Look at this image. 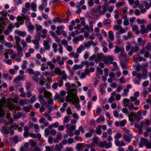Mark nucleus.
I'll use <instances>...</instances> for the list:
<instances>
[{
  "instance_id": "obj_57",
  "label": "nucleus",
  "mask_w": 151,
  "mask_h": 151,
  "mask_svg": "<svg viewBox=\"0 0 151 151\" xmlns=\"http://www.w3.org/2000/svg\"><path fill=\"white\" fill-rule=\"evenodd\" d=\"M4 45L9 48H11L13 46V45L10 42H6L4 44Z\"/></svg>"
},
{
  "instance_id": "obj_27",
  "label": "nucleus",
  "mask_w": 151,
  "mask_h": 151,
  "mask_svg": "<svg viewBox=\"0 0 151 151\" xmlns=\"http://www.w3.org/2000/svg\"><path fill=\"white\" fill-rule=\"evenodd\" d=\"M102 7L103 8V11H101L99 10V9L101 8V7L100 6H98L97 8L98 10H99V13L101 14H104L107 10L105 6H103Z\"/></svg>"
},
{
  "instance_id": "obj_23",
  "label": "nucleus",
  "mask_w": 151,
  "mask_h": 151,
  "mask_svg": "<svg viewBox=\"0 0 151 151\" xmlns=\"http://www.w3.org/2000/svg\"><path fill=\"white\" fill-rule=\"evenodd\" d=\"M122 18L124 19L123 22L124 25L125 26H128L129 24L127 16L125 15L122 17Z\"/></svg>"
},
{
  "instance_id": "obj_6",
  "label": "nucleus",
  "mask_w": 151,
  "mask_h": 151,
  "mask_svg": "<svg viewBox=\"0 0 151 151\" xmlns=\"http://www.w3.org/2000/svg\"><path fill=\"white\" fill-rule=\"evenodd\" d=\"M98 146L100 147H104L106 149L111 148L112 146V143L111 142H109L107 143V142L104 140L103 141L100 142Z\"/></svg>"
},
{
  "instance_id": "obj_5",
  "label": "nucleus",
  "mask_w": 151,
  "mask_h": 151,
  "mask_svg": "<svg viewBox=\"0 0 151 151\" xmlns=\"http://www.w3.org/2000/svg\"><path fill=\"white\" fill-rule=\"evenodd\" d=\"M55 72L56 74L61 76L63 80H65L67 78V75L65 73V71H61L60 69L58 67L55 68Z\"/></svg>"
},
{
  "instance_id": "obj_47",
  "label": "nucleus",
  "mask_w": 151,
  "mask_h": 151,
  "mask_svg": "<svg viewBox=\"0 0 151 151\" xmlns=\"http://www.w3.org/2000/svg\"><path fill=\"white\" fill-rule=\"evenodd\" d=\"M129 91V89L128 88H125L123 90L122 95L124 96H126L128 95V93Z\"/></svg>"
},
{
  "instance_id": "obj_18",
  "label": "nucleus",
  "mask_w": 151,
  "mask_h": 151,
  "mask_svg": "<svg viewBox=\"0 0 151 151\" xmlns=\"http://www.w3.org/2000/svg\"><path fill=\"white\" fill-rule=\"evenodd\" d=\"M72 103L75 105V106L77 107L78 105H77L79 104V99L76 95V97L73 99Z\"/></svg>"
},
{
  "instance_id": "obj_37",
  "label": "nucleus",
  "mask_w": 151,
  "mask_h": 151,
  "mask_svg": "<svg viewBox=\"0 0 151 151\" xmlns=\"http://www.w3.org/2000/svg\"><path fill=\"white\" fill-rule=\"evenodd\" d=\"M35 26L36 28V32L37 33H38L39 31H40L42 29V27L41 25L37 24H35Z\"/></svg>"
},
{
  "instance_id": "obj_58",
  "label": "nucleus",
  "mask_w": 151,
  "mask_h": 151,
  "mask_svg": "<svg viewBox=\"0 0 151 151\" xmlns=\"http://www.w3.org/2000/svg\"><path fill=\"white\" fill-rule=\"evenodd\" d=\"M115 49L114 50V52L115 53L118 54L121 51L120 48L117 45L115 47Z\"/></svg>"
},
{
  "instance_id": "obj_50",
  "label": "nucleus",
  "mask_w": 151,
  "mask_h": 151,
  "mask_svg": "<svg viewBox=\"0 0 151 151\" xmlns=\"http://www.w3.org/2000/svg\"><path fill=\"white\" fill-rule=\"evenodd\" d=\"M122 111L126 115L128 116L129 114V112L128 111V109L126 108H123L122 109Z\"/></svg>"
},
{
  "instance_id": "obj_21",
  "label": "nucleus",
  "mask_w": 151,
  "mask_h": 151,
  "mask_svg": "<svg viewBox=\"0 0 151 151\" xmlns=\"http://www.w3.org/2000/svg\"><path fill=\"white\" fill-rule=\"evenodd\" d=\"M108 37L109 38V39L108 40L109 42H111L114 40V36L113 32L112 31H109L108 32Z\"/></svg>"
},
{
  "instance_id": "obj_11",
  "label": "nucleus",
  "mask_w": 151,
  "mask_h": 151,
  "mask_svg": "<svg viewBox=\"0 0 151 151\" xmlns=\"http://www.w3.org/2000/svg\"><path fill=\"white\" fill-rule=\"evenodd\" d=\"M97 58L95 60L96 63H97L98 61H100L102 59L104 61L105 56H104L102 53H98L96 54Z\"/></svg>"
},
{
  "instance_id": "obj_46",
  "label": "nucleus",
  "mask_w": 151,
  "mask_h": 151,
  "mask_svg": "<svg viewBox=\"0 0 151 151\" xmlns=\"http://www.w3.org/2000/svg\"><path fill=\"white\" fill-rule=\"evenodd\" d=\"M76 148L78 150L81 151L83 149V147L82 146V144L81 143H78L76 145Z\"/></svg>"
},
{
  "instance_id": "obj_25",
  "label": "nucleus",
  "mask_w": 151,
  "mask_h": 151,
  "mask_svg": "<svg viewBox=\"0 0 151 151\" xmlns=\"http://www.w3.org/2000/svg\"><path fill=\"white\" fill-rule=\"evenodd\" d=\"M38 98L39 99V101L40 104H42V106L46 104V102H45V99L41 94L39 95Z\"/></svg>"
},
{
  "instance_id": "obj_26",
  "label": "nucleus",
  "mask_w": 151,
  "mask_h": 151,
  "mask_svg": "<svg viewBox=\"0 0 151 151\" xmlns=\"http://www.w3.org/2000/svg\"><path fill=\"white\" fill-rule=\"evenodd\" d=\"M83 67V65L82 64H79V65H77V64H75L74 65L72 69L73 70H78L79 69H82Z\"/></svg>"
},
{
  "instance_id": "obj_64",
  "label": "nucleus",
  "mask_w": 151,
  "mask_h": 151,
  "mask_svg": "<svg viewBox=\"0 0 151 151\" xmlns=\"http://www.w3.org/2000/svg\"><path fill=\"white\" fill-rule=\"evenodd\" d=\"M30 106H24L23 108V109L26 112H28L29 111V110L30 109Z\"/></svg>"
},
{
  "instance_id": "obj_62",
  "label": "nucleus",
  "mask_w": 151,
  "mask_h": 151,
  "mask_svg": "<svg viewBox=\"0 0 151 151\" xmlns=\"http://www.w3.org/2000/svg\"><path fill=\"white\" fill-rule=\"evenodd\" d=\"M123 86L120 85L117 87V88L116 89V91L118 93H119L120 92V91L123 89Z\"/></svg>"
},
{
  "instance_id": "obj_24",
  "label": "nucleus",
  "mask_w": 151,
  "mask_h": 151,
  "mask_svg": "<svg viewBox=\"0 0 151 151\" xmlns=\"http://www.w3.org/2000/svg\"><path fill=\"white\" fill-rule=\"evenodd\" d=\"M15 33L21 36L24 37L26 35V32L25 31H22L18 30L15 31Z\"/></svg>"
},
{
  "instance_id": "obj_51",
  "label": "nucleus",
  "mask_w": 151,
  "mask_h": 151,
  "mask_svg": "<svg viewBox=\"0 0 151 151\" xmlns=\"http://www.w3.org/2000/svg\"><path fill=\"white\" fill-rule=\"evenodd\" d=\"M142 111H137V118H138V120L139 121L140 120L142 119V117L141 116L142 115Z\"/></svg>"
},
{
  "instance_id": "obj_20",
  "label": "nucleus",
  "mask_w": 151,
  "mask_h": 151,
  "mask_svg": "<svg viewBox=\"0 0 151 151\" xmlns=\"http://www.w3.org/2000/svg\"><path fill=\"white\" fill-rule=\"evenodd\" d=\"M23 116L24 117L25 116L24 114H22L20 112H18L14 115L13 116V118L15 120H17L18 119Z\"/></svg>"
},
{
  "instance_id": "obj_53",
  "label": "nucleus",
  "mask_w": 151,
  "mask_h": 151,
  "mask_svg": "<svg viewBox=\"0 0 151 151\" xmlns=\"http://www.w3.org/2000/svg\"><path fill=\"white\" fill-rule=\"evenodd\" d=\"M48 23L49 24H51L52 23V21L50 19H48L47 20V22H44L43 24L46 27H48L49 26V25L48 24Z\"/></svg>"
},
{
  "instance_id": "obj_29",
  "label": "nucleus",
  "mask_w": 151,
  "mask_h": 151,
  "mask_svg": "<svg viewBox=\"0 0 151 151\" xmlns=\"http://www.w3.org/2000/svg\"><path fill=\"white\" fill-rule=\"evenodd\" d=\"M126 54L124 52H121L119 56V58L120 60V61H121L123 60L122 58H124V59L126 60V58L127 57Z\"/></svg>"
},
{
  "instance_id": "obj_17",
  "label": "nucleus",
  "mask_w": 151,
  "mask_h": 151,
  "mask_svg": "<svg viewBox=\"0 0 151 151\" xmlns=\"http://www.w3.org/2000/svg\"><path fill=\"white\" fill-rule=\"evenodd\" d=\"M114 143L116 146L118 147H121L124 146L125 144L123 141H120L119 140H115Z\"/></svg>"
},
{
  "instance_id": "obj_32",
  "label": "nucleus",
  "mask_w": 151,
  "mask_h": 151,
  "mask_svg": "<svg viewBox=\"0 0 151 151\" xmlns=\"http://www.w3.org/2000/svg\"><path fill=\"white\" fill-rule=\"evenodd\" d=\"M101 125L97 126L96 128V133L98 135H100L102 133L101 130Z\"/></svg>"
},
{
  "instance_id": "obj_42",
  "label": "nucleus",
  "mask_w": 151,
  "mask_h": 151,
  "mask_svg": "<svg viewBox=\"0 0 151 151\" xmlns=\"http://www.w3.org/2000/svg\"><path fill=\"white\" fill-rule=\"evenodd\" d=\"M122 136V135L121 133L117 132V134L114 136V138L115 140H118L121 138Z\"/></svg>"
},
{
  "instance_id": "obj_52",
  "label": "nucleus",
  "mask_w": 151,
  "mask_h": 151,
  "mask_svg": "<svg viewBox=\"0 0 151 151\" xmlns=\"http://www.w3.org/2000/svg\"><path fill=\"white\" fill-rule=\"evenodd\" d=\"M100 87L99 91L101 94H104L105 92V91L103 85L102 84H100Z\"/></svg>"
},
{
  "instance_id": "obj_31",
  "label": "nucleus",
  "mask_w": 151,
  "mask_h": 151,
  "mask_svg": "<svg viewBox=\"0 0 151 151\" xmlns=\"http://www.w3.org/2000/svg\"><path fill=\"white\" fill-rule=\"evenodd\" d=\"M69 55L70 57H73L74 58H78L79 56V54L77 52L75 53L74 52H70Z\"/></svg>"
},
{
  "instance_id": "obj_36",
  "label": "nucleus",
  "mask_w": 151,
  "mask_h": 151,
  "mask_svg": "<svg viewBox=\"0 0 151 151\" xmlns=\"http://www.w3.org/2000/svg\"><path fill=\"white\" fill-rule=\"evenodd\" d=\"M37 5L36 4L34 3H32L31 4V9L33 12H36L37 11Z\"/></svg>"
},
{
  "instance_id": "obj_45",
  "label": "nucleus",
  "mask_w": 151,
  "mask_h": 151,
  "mask_svg": "<svg viewBox=\"0 0 151 151\" xmlns=\"http://www.w3.org/2000/svg\"><path fill=\"white\" fill-rule=\"evenodd\" d=\"M23 19H24L27 22V24H28L31 23L30 21V18L28 15H26L25 16H23Z\"/></svg>"
},
{
  "instance_id": "obj_38",
  "label": "nucleus",
  "mask_w": 151,
  "mask_h": 151,
  "mask_svg": "<svg viewBox=\"0 0 151 151\" xmlns=\"http://www.w3.org/2000/svg\"><path fill=\"white\" fill-rule=\"evenodd\" d=\"M24 76H19L16 77L14 80V82L15 83L17 82L18 81L23 80Z\"/></svg>"
},
{
  "instance_id": "obj_60",
  "label": "nucleus",
  "mask_w": 151,
  "mask_h": 151,
  "mask_svg": "<svg viewBox=\"0 0 151 151\" xmlns=\"http://www.w3.org/2000/svg\"><path fill=\"white\" fill-rule=\"evenodd\" d=\"M128 116H129L134 117L135 119H136L137 120H138V118H137V116H136V114L135 113L132 112L130 114H129Z\"/></svg>"
},
{
  "instance_id": "obj_48",
  "label": "nucleus",
  "mask_w": 151,
  "mask_h": 151,
  "mask_svg": "<svg viewBox=\"0 0 151 151\" xmlns=\"http://www.w3.org/2000/svg\"><path fill=\"white\" fill-rule=\"evenodd\" d=\"M116 37L117 39L116 42L119 43L121 42V36L119 33H116Z\"/></svg>"
},
{
  "instance_id": "obj_8",
  "label": "nucleus",
  "mask_w": 151,
  "mask_h": 151,
  "mask_svg": "<svg viewBox=\"0 0 151 151\" xmlns=\"http://www.w3.org/2000/svg\"><path fill=\"white\" fill-rule=\"evenodd\" d=\"M48 0H41V4L39 5L38 9L40 11H43L47 5Z\"/></svg>"
},
{
  "instance_id": "obj_55",
  "label": "nucleus",
  "mask_w": 151,
  "mask_h": 151,
  "mask_svg": "<svg viewBox=\"0 0 151 151\" xmlns=\"http://www.w3.org/2000/svg\"><path fill=\"white\" fill-rule=\"evenodd\" d=\"M34 127L35 129V131L37 133L39 131V127L38 125L37 124H35L34 125Z\"/></svg>"
},
{
  "instance_id": "obj_7",
  "label": "nucleus",
  "mask_w": 151,
  "mask_h": 151,
  "mask_svg": "<svg viewBox=\"0 0 151 151\" xmlns=\"http://www.w3.org/2000/svg\"><path fill=\"white\" fill-rule=\"evenodd\" d=\"M123 102L124 106L127 107L130 111L132 110L134 107V104L130 102L129 99L124 98L123 99Z\"/></svg>"
},
{
  "instance_id": "obj_16",
  "label": "nucleus",
  "mask_w": 151,
  "mask_h": 151,
  "mask_svg": "<svg viewBox=\"0 0 151 151\" xmlns=\"http://www.w3.org/2000/svg\"><path fill=\"white\" fill-rule=\"evenodd\" d=\"M64 28V27L63 26H58L57 27V30L55 31V33L58 35H60L61 34V31H62Z\"/></svg>"
},
{
  "instance_id": "obj_10",
  "label": "nucleus",
  "mask_w": 151,
  "mask_h": 151,
  "mask_svg": "<svg viewBox=\"0 0 151 151\" xmlns=\"http://www.w3.org/2000/svg\"><path fill=\"white\" fill-rule=\"evenodd\" d=\"M50 39L47 38L46 40L43 41V45L45 50H49L50 49V46L49 44V42L50 41Z\"/></svg>"
},
{
  "instance_id": "obj_41",
  "label": "nucleus",
  "mask_w": 151,
  "mask_h": 151,
  "mask_svg": "<svg viewBox=\"0 0 151 151\" xmlns=\"http://www.w3.org/2000/svg\"><path fill=\"white\" fill-rule=\"evenodd\" d=\"M132 30L133 32H135L137 34H139V33L138 30V27L137 25H134L132 27Z\"/></svg>"
},
{
  "instance_id": "obj_30",
  "label": "nucleus",
  "mask_w": 151,
  "mask_h": 151,
  "mask_svg": "<svg viewBox=\"0 0 151 151\" xmlns=\"http://www.w3.org/2000/svg\"><path fill=\"white\" fill-rule=\"evenodd\" d=\"M44 97L48 99L52 97V95L51 93L49 91H46L44 93Z\"/></svg>"
},
{
  "instance_id": "obj_1",
  "label": "nucleus",
  "mask_w": 151,
  "mask_h": 151,
  "mask_svg": "<svg viewBox=\"0 0 151 151\" xmlns=\"http://www.w3.org/2000/svg\"><path fill=\"white\" fill-rule=\"evenodd\" d=\"M12 101L13 100L10 99H8L6 101L4 98H2L1 99L0 102V116H2L5 114L4 110L2 109L1 107L2 106H8L10 110H14L12 112L14 113L15 112L16 110H21V108L19 105L15 106L14 104H13L12 103Z\"/></svg>"
},
{
  "instance_id": "obj_2",
  "label": "nucleus",
  "mask_w": 151,
  "mask_h": 151,
  "mask_svg": "<svg viewBox=\"0 0 151 151\" xmlns=\"http://www.w3.org/2000/svg\"><path fill=\"white\" fill-rule=\"evenodd\" d=\"M77 93L75 89H70L69 91V94L68 95L66 98V101L68 102H71L73 99L76 97Z\"/></svg>"
},
{
  "instance_id": "obj_61",
  "label": "nucleus",
  "mask_w": 151,
  "mask_h": 151,
  "mask_svg": "<svg viewBox=\"0 0 151 151\" xmlns=\"http://www.w3.org/2000/svg\"><path fill=\"white\" fill-rule=\"evenodd\" d=\"M37 99L36 96L35 95L33 96L29 100L30 102L32 103L35 101Z\"/></svg>"
},
{
  "instance_id": "obj_15",
  "label": "nucleus",
  "mask_w": 151,
  "mask_h": 151,
  "mask_svg": "<svg viewBox=\"0 0 151 151\" xmlns=\"http://www.w3.org/2000/svg\"><path fill=\"white\" fill-rule=\"evenodd\" d=\"M63 85V82L62 81L58 82H55L53 84L52 87L54 89H56L58 86L61 87Z\"/></svg>"
},
{
  "instance_id": "obj_28",
  "label": "nucleus",
  "mask_w": 151,
  "mask_h": 151,
  "mask_svg": "<svg viewBox=\"0 0 151 151\" xmlns=\"http://www.w3.org/2000/svg\"><path fill=\"white\" fill-rule=\"evenodd\" d=\"M27 28L30 32L31 33H32L34 29V26L31 24V23H30V24H27Z\"/></svg>"
},
{
  "instance_id": "obj_49",
  "label": "nucleus",
  "mask_w": 151,
  "mask_h": 151,
  "mask_svg": "<svg viewBox=\"0 0 151 151\" xmlns=\"http://www.w3.org/2000/svg\"><path fill=\"white\" fill-rule=\"evenodd\" d=\"M105 120L104 117L103 116H101L96 119V121L97 122L99 123L101 122H104Z\"/></svg>"
},
{
  "instance_id": "obj_14",
  "label": "nucleus",
  "mask_w": 151,
  "mask_h": 151,
  "mask_svg": "<svg viewBox=\"0 0 151 151\" xmlns=\"http://www.w3.org/2000/svg\"><path fill=\"white\" fill-rule=\"evenodd\" d=\"M84 44L86 48L89 47L92 45H93L94 46L96 45V43L92 40H90L88 42H85Z\"/></svg>"
},
{
  "instance_id": "obj_4",
  "label": "nucleus",
  "mask_w": 151,
  "mask_h": 151,
  "mask_svg": "<svg viewBox=\"0 0 151 151\" xmlns=\"http://www.w3.org/2000/svg\"><path fill=\"white\" fill-rule=\"evenodd\" d=\"M141 29L140 32L142 34L147 33L150 31H151V24L149 23L146 24V26L145 27V24H142L140 26Z\"/></svg>"
},
{
  "instance_id": "obj_19",
  "label": "nucleus",
  "mask_w": 151,
  "mask_h": 151,
  "mask_svg": "<svg viewBox=\"0 0 151 151\" xmlns=\"http://www.w3.org/2000/svg\"><path fill=\"white\" fill-rule=\"evenodd\" d=\"M137 42L138 43V45L140 46H143L146 43V41L145 40H143L141 37H139L138 38Z\"/></svg>"
},
{
  "instance_id": "obj_33",
  "label": "nucleus",
  "mask_w": 151,
  "mask_h": 151,
  "mask_svg": "<svg viewBox=\"0 0 151 151\" xmlns=\"http://www.w3.org/2000/svg\"><path fill=\"white\" fill-rule=\"evenodd\" d=\"M17 20L18 22L20 23L21 25H23L24 23L23 17L18 16L17 18Z\"/></svg>"
},
{
  "instance_id": "obj_54",
  "label": "nucleus",
  "mask_w": 151,
  "mask_h": 151,
  "mask_svg": "<svg viewBox=\"0 0 151 151\" xmlns=\"http://www.w3.org/2000/svg\"><path fill=\"white\" fill-rule=\"evenodd\" d=\"M47 64L48 65L50 66V70H52L55 67L54 65L51 62H47Z\"/></svg>"
},
{
  "instance_id": "obj_39",
  "label": "nucleus",
  "mask_w": 151,
  "mask_h": 151,
  "mask_svg": "<svg viewBox=\"0 0 151 151\" xmlns=\"http://www.w3.org/2000/svg\"><path fill=\"white\" fill-rule=\"evenodd\" d=\"M123 139L125 141L127 142H129L131 141V139L126 134L124 135Z\"/></svg>"
},
{
  "instance_id": "obj_34",
  "label": "nucleus",
  "mask_w": 151,
  "mask_h": 151,
  "mask_svg": "<svg viewBox=\"0 0 151 151\" xmlns=\"http://www.w3.org/2000/svg\"><path fill=\"white\" fill-rule=\"evenodd\" d=\"M148 71L146 69H143L142 71V74L143 76V79H146L147 78V74Z\"/></svg>"
},
{
  "instance_id": "obj_13",
  "label": "nucleus",
  "mask_w": 151,
  "mask_h": 151,
  "mask_svg": "<svg viewBox=\"0 0 151 151\" xmlns=\"http://www.w3.org/2000/svg\"><path fill=\"white\" fill-rule=\"evenodd\" d=\"M132 75L134 76H136V77L139 80H141L142 78H143V76L142 74L140 73H137V72L136 71H133L132 73Z\"/></svg>"
},
{
  "instance_id": "obj_40",
  "label": "nucleus",
  "mask_w": 151,
  "mask_h": 151,
  "mask_svg": "<svg viewBox=\"0 0 151 151\" xmlns=\"http://www.w3.org/2000/svg\"><path fill=\"white\" fill-rule=\"evenodd\" d=\"M6 118L8 119V122L10 123H12L13 122V119L12 118L10 113H8L6 116Z\"/></svg>"
},
{
  "instance_id": "obj_59",
  "label": "nucleus",
  "mask_w": 151,
  "mask_h": 151,
  "mask_svg": "<svg viewBox=\"0 0 151 151\" xmlns=\"http://www.w3.org/2000/svg\"><path fill=\"white\" fill-rule=\"evenodd\" d=\"M32 36L30 35H28L26 38V41L28 43H30L31 42V40Z\"/></svg>"
},
{
  "instance_id": "obj_63",
  "label": "nucleus",
  "mask_w": 151,
  "mask_h": 151,
  "mask_svg": "<svg viewBox=\"0 0 151 151\" xmlns=\"http://www.w3.org/2000/svg\"><path fill=\"white\" fill-rule=\"evenodd\" d=\"M104 25H107L111 24V21L110 19H108L103 22Z\"/></svg>"
},
{
  "instance_id": "obj_35",
  "label": "nucleus",
  "mask_w": 151,
  "mask_h": 151,
  "mask_svg": "<svg viewBox=\"0 0 151 151\" xmlns=\"http://www.w3.org/2000/svg\"><path fill=\"white\" fill-rule=\"evenodd\" d=\"M14 39L16 43V47L18 45H20L19 43L21 40V38L18 36H15L14 37Z\"/></svg>"
},
{
  "instance_id": "obj_12",
  "label": "nucleus",
  "mask_w": 151,
  "mask_h": 151,
  "mask_svg": "<svg viewBox=\"0 0 151 151\" xmlns=\"http://www.w3.org/2000/svg\"><path fill=\"white\" fill-rule=\"evenodd\" d=\"M17 55L19 57H22L23 55V49L21 45H18L16 47Z\"/></svg>"
},
{
  "instance_id": "obj_22",
  "label": "nucleus",
  "mask_w": 151,
  "mask_h": 151,
  "mask_svg": "<svg viewBox=\"0 0 151 151\" xmlns=\"http://www.w3.org/2000/svg\"><path fill=\"white\" fill-rule=\"evenodd\" d=\"M36 57L38 59H41L40 61L42 62H45L47 61V59L43 57L42 58L41 55L39 53L37 54Z\"/></svg>"
},
{
  "instance_id": "obj_9",
  "label": "nucleus",
  "mask_w": 151,
  "mask_h": 151,
  "mask_svg": "<svg viewBox=\"0 0 151 151\" xmlns=\"http://www.w3.org/2000/svg\"><path fill=\"white\" fill-rule=\"evenodd\" d=\"M114 57L111 56L106 57L105 56V58L104 60V63L106 64H110L112 63L113 61Z\"/></svg>"
},
{
  "instance_id": "obj_56",
  "label": "nucleus",
  "mask_w": 151,
  "mask_h": 151,
  "mask_svg": "<svg viewBox=\"0 0 151 151\" xmlns=\"http://www.w3.org/2000/svg\"><path fill=\"white\" fill-rule=\"evenodd\" d=\"M48 100L47 101L48 104L46 105L47 106H50L51 104H52L53 102V100L51 98H48Z\"/></svg>"
},
{
  "instance_id": "obj_44",
  "label": "nucleus",
  "mask_w": 151,
  "mask_h": 151,
  "mask_svg": "<svg viewBox=\"0 0 151 151\" xmlns=\"http://www.w3.org/2000/svg\"><path fill=\"white\" fill-rule=\"evenodd\" d=\"M136 21L139 24H143L146 23L145 20L143 19H137Z\"/></svg>"
},
{
  "instance_id": "obj_43",
  "label": "nucleus",
  "mask_w": 151,
  "mask_h": 151,
  "mask_svg": "<svg viewBox=\"0 0 151 151\" xmlns=\"http://www.w3.org/2000/svg\"><path fill=\"white\" fill-rule=\"evenodd\" d=\"M58 47L57 44L55 43H53L52 44V47L53 48V51L55 53H56L58 50L57 48Z\"/></svg>"
},
{
  "instance_id": "obj_3",
  "label": "nucleus",
  "mask_w": 151,
  "mask_h": 151,
  "mask_svg": "<svg viewBox=\"0 0 151 151\" xmlns=\"http://www.w3.org/2000/svg\"><path fill=\"white\" fill-rule=\"evenodd\" d=\"M143 145H145L148 149H150L151 148V143L146 138L141 137L140 138V141L139 143V147H142Z\"/></svg>"
}]
</instances>
